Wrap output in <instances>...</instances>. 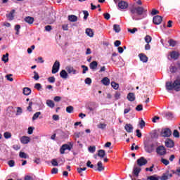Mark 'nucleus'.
<instances>
[{
  "label": "nucleus",
  "instance_id": "4",
  "mask_svg": "<svg viewBox=\"0 0 180 180\" xmlns=\"http://www.w3.org/2000/svg\"><path fill=\"white\" fill-rule=\"evenodd\" d=\"M156 153L159 155H165L167 154V149L164 147V146H159L156 148Z\"/></svg>",
  "mask_w": 180,
  "mask_h": 180
},
{
  "label": "nucleus",
  "instance_id": "57",
  "mask_svg": "<svg viewBox=\"0 0 180 180\" xmlns=\"http://www.w3.org/2000/svg\"><path fill=\"white\" fill-rule=\"evenodd\" d=\"M136 110H137V112H141V110H143V105L139 104L136 107Z\"/></svg>",
  "mask_w": 180,
  "mask_h": 180
},
{
  "label": "nucleus",
  "instance_id": "3",
  "mask_svg": "<svg viewBox=\"0 0 180 180\" xmlns=\"http://www.w3.org/2000/svg\"><path fill=\"white\" fill-rule=\"evenodd\" d=\"M148 162V161L144 157H141L136 160V164L139 167H144V165H146Z\"/></svg>",
  "mask_w": 180,
  "mask_h": 180
},
{
  "label": "nucleus",
  "instance_id": "5",
  "mask_svg": "<svg viewBox=\"0 0 180 180\" xmlns=\"http://www.w3.org/2000/svg\"><path fill=\"white\" fill-rule=\"evenodd\" d=\"M65 150L71 151V150H72V145L70 146L68 144H63L60 148V154H65Z\"/></svg>",
  "mask_w": 180,
  "mask_h": 180
},
{
  "label": "nucleus",
  "instance_id": "23",
  "mask_svg": "<svg viewBox=\"0 0 180 180\" xmlns=\"http://www.w3.org/2000/svg\"><path fill=\"white\" fill-rule=\"evenodd\" d=\"M60 78H63V79H67V78H68V73L67 72V71H65V70H63L60 72Z\"/></svg>",
  "mask_w": 180,
  "mask_h": 180
},
{
  "label": "nucleus",
  "instance_id": "17",
  "mask_svg": "<svg viewBox=\"0 0 180 180\" xmlns=\"http://www.w3.org/2000/svg\"><path fill=\"white\" fill-rule=\"evenodd\" d=\"M170 57L171 58H174V60H178L179 58V53H178L176 51H172L170 53Z\"/></svg>",
  "mask_w": 180,
  "mask_h": 180
},
{
  "label": "nucleus",
  "instance_id": "30",
  "mask_svg": "<svg viewBox=\"0 0 180 180\" xmlns=\"http://www.w3.org/2000/svg\"><path fill=\"white\" fill-rule=\"evenodd\" d=\"M68 20H70V22H77L78 17L74 15H68Z\"/></svg>",
  "mask_w": 180,
  "mask_h": 180
},
{
  "label": "nucleus",
  "instance_id": "61",
  "mask_svg": "<svg viewBox=\"0 0 180 180\" xmlns=\"http://www.w3.org/2000/svg\"><path fill=\"white\" fill-rule=\"evenodd\" d=\"M139 126L141 129H143L146 126V122L144 120H141L139 122Z\"/></svg>",
  "mask_w": 180,
  "mask_h": 180
},
{
  "label": "nucleus",
  "instance_id": "44",
  "mask_svg": "<svg viewBox=\"0 0 180 180\" xmlns=\"http://www.w3.org/2000/svg\"><path fill=\"white\" fill-rule=\"evenodd\" d=\"M160 178L157 176V175H153L148 176L147 180H159Z\"/></svg>",
  "mask_w": 180,
  "mask_h": 180
},
{
  "label": "nucleus",
  "instance_id": "33",
  "mask_svg": "<svg viewBox=\"0 0 180 180\" xmlns=\"http://www.w3.org/2000/svg\"><path fill=\"white\" fill-rule=\"evenodd\" d=\"M113 30L115 32V33H120V30H122L120 28V25L115 24L113 25Z\"/></svg>",
  "mask_w": 180,
  "mask_h": 180
},
{
  "label": "nucleus",
  "instance_id": "9",
  "mask_svg": "<svg viewBox=\"0 0 180 180\" xmlns=\"http://www.w3.org/2000/svg\"><path fill=\"white\" fill-rule=\"evenodd\" d=\"M165 147H167V148H173V147L175 146V143L170 139H166V141H165Z\"/></svg>",
  "mask_w": 180,
  "mask_h": 180
},
{
  "label": "nucleus",
  "instance_id": "18",
  "mask_svg": "<svg viewBox=\"0 0 180 180\" xmlns=\"http://www.w3.org/2000/svg\"><path fill=\"white\" fill-rule=\"evenodd\" d=\"M65 70L68 72V74H74V75L77 74V70L74 69L73 67L67 66Z\"/></svg>",
  "mask_w": 180,
  "mask_h": 180
},
{
  "label": "nucleus",
  "instance_id": "25",
  "mask_svg": "<svg viewBox=\"0 0 180 180\" xmlns=\"http://www.w3.org/2000/svg\"><path fill=\"white\" fill-rule=\"evenodd\" d=\"M89 68L91 70H96V68H98V62L95 60L91 62L89 65Z\"/></svg>",
  "mask_w": 180,
  "mask_h": 180
},
{
  "label": "nucleus",
  "instance_id": "50",
  "mask_svg": "<svg viewBox=\"0 0 180 180\" xmlns=\"http://www.w3.org/2000/svg\"><path fill=\"white\" fill-rule=\"evenodd\" d=\"M98 129H101L102 130H103V129H106V124H102L100 123L99 124L97 125Z\"/></svg>",
  "mask_w": 180,
  "mask_h": 180
},
{
  "label": "nucleus",
  "instance_id": "38",
  "mask_svg": "<svg viewBox=\"0 0 180 180\" xmlns=\"http://www.w3.org/2000/svg\"><path fill=\"white\" fill-rule=\"evenodd\" d=\"M165 117H167V119H172L174 117V114L172 112H165Z\"/></svg>",
  "mask_w": 180,
  "mask_h": 180
},
{
  "label": "nucleus",
  "instance_id": "41",
  "mask_svg": "<svg viewBox=\"0 0 180 180\" xmlns=\"http://www.w3.org/2000/svg\"><path fill=\"white\" fill-rule=\"evenodd\" d=\"M153 40V38H151V36H150V35H146V37H145V41H146V43H147V44H150V43H151V41Z\"/></svg>",
  "mask_w": 180,
  "mask_h": 180
},
{
  "label": "nucleus",
  "instance_id": "34",
  "mask_svg": "<svg viewBox=\"0 0 180 180\" xmlns=\"http://www.w3.org/2000/svg\"><path fill=\"white\" fill-rule=\"evenodd\" d=\"M169 71H170V72H172V74H175V72H176L178 71V68L173 66V65H170Z\"/></svg>",
  "mask_w": 180,
  "mask_h": 180
},
{
  "label": "nucleus",
  "instance_id": "59",
  "mask_svg": "<svg viewBox=\"0 0 180 180\" xmlns=\"http://www.w3.org/2000/svg\"><path fill=\"white\" fill-rule=\"evenodd\" d=\"M168 174H167V173L163 174L160 177L161 180H168Z\"/></svg>",
  "mask_w": 180,
  "mask_h": 180
},
{
  "label": "nucleus",
  "instance_id": "20",
  "mask_svg": "<svg viewBox=\"0 0 180 180\" xmlns=\"http://www.w3.org/2000/svg\"><path fill=\"white\" fill-rule=\"evenodd\" d=\"M124 129L126 130V131H127V133H133V125H131V124H127L124 126Z\"/></svg>",
  "mask_w": 180,
  "mask_h": 180
},
{
  "label": "nucleus",
  "instance_id": "42",
  "mask_svg": "<svg viewBox=\"0 0 180 180\" xmlns=\"http://www.w3.org/2000/svg\"><path fill=\"white\" fill-rule=\"evenodd\" d=\"M111 86H112L113 89H115V90L119 89V84L115 82H111Z\"/></svg>",
  "mask_w": 180,
  "mask_h": 180
},
{
  "label": "nucleus",
  "instance_id": "36",
  "mask_svg": "<svg viewBox=\"0 0 180 180\" xmlns=\"http://www.w3.org/2000/svg\"><path fill=\"white\" fill-rule=\"evenodd\" d=\"M67 113H72L74 112V107L72 105H69L66 108Z\"/></svg>",
  "mask_w": 180,
  "mask_h": 180
},
{
  "label": "nucleus",
  "instance_id": "26",
  "mask_svg": "<svg viewBox=\"0 0 180 180\" xmlns=\"http://www.w3.org/2000/svg\"><path fill=\"white\" fill-rule=\"evenodd\" d=\"M105 155H106L105 150H98V156L100 157V158H105Z\"/></svg>",
  "mask_w": 180,
  "mask_h": 180
},
{
  "label": "nucleus",
  "instance_id": "52",
  "mask_svg": "<svg viewBox=\"0 0 180 180\" xmlns=\"http://www.w3.org/2000/svg\"><path fill=\"white\" fill-rule=\"evenodd\" d=\"M84 13V20H86V19H88V16H89V13L88 12V11H83Z\"/></svg>",
  "mask_w": 180,
  "mask_h": 180
},
{
  "label": "nucleus",
  "instance_id": "1",
  "mask_svg": "<svg viewBox=\"0 0 180 180\" xmlns=\"http://www.w3.org/2000/svg\"><path fill=\"white\" fill-rule=\"evenodd\" d=\"M129 11L133 20H141L147 16V9L135 4L129 6Z\"/></svg>",
  "mask_w": 180,
  "mask_h": 180
},
{
  "label": "nucleus",
  "instance_id": "39",
  "mask_svg": "<svg viewBox=\"0 0 180 180\" xmlns=\"http://www.w3.org/2000/svg\"><path fill=\"white\" fill-rule=\"evenodd\" d=\"M19 157L20 158H29V156H27V154H26L25 152H20Z\"/></svg>",
  "mask_w": 180,
  "mask_h": 180
},
{
  "label": "nucleus",
  "instance_id": "8",
  "mask_svg": "<svg viewBox=\"0 0 180 180\" xmlns=\"http://www.w3.org/2000/svg\"><path fill=\"white\" fill-rule=\"evenodd\" d=\"M173 86L174 87V91L176 92H179L180 91V77H178L176 80L173 82Z\"/></svg>",
  "mask_w": 180,
  "mask_h": 180
},
{
  "label": "nucleus",
  "instance_id": "32",
  "mask_svg": "<svg viewBox=\"0 0 180 180\" xmlns=\"http://www.w3.org/2000/svg\"><path fill=\"white\" fill-rule=\"evenodd\" d=\"M1 60L4 63H8L9 61V53H6L5 55H3Z\"/></svg>",
  "mask_w": 180,
  "mask_h": 180
},
{
  "label": "nucleus",
  "instance_id": "14",
  "mask_svg": "<svg viewBox=\"0 0 180 180\" xmlns=\"http://www.w3.org/2000/svg\"><path fill=\"white\" fill-rule=\"evenodd\" d=\"M20 143H22V144H29V143H30V137L22 136L20 138Z\"/></svg>",
  "mask_w": 180,
  "mask_h": 180
},
{
  "label": "nucleus",
  "instance_id": "27",
  "mask_svg": "<svg viewBox=\"0 0 180 180\" xmlns=\"http://www.w3.org/2000/svg\"><path fill=\"white\" fill-rule=\"evenodd\" d=\"M141 171V168L134 167V175H135V176H139V174H140Z\"/></svg>",
  "mask_w": 180,
  "mask_h": 180
},
{
  "label": "nucleus",
  "instance_id": "55",
  "mask_svg": "<svg viewBox=\"0 0 180 180\" xmlns=\"http://www.w3.org/2000/svg\"><path fill=\"white\" fill-rule=\"evenodd\" d=\"M86 167H88L89 168H92L93 169H94L95 166L94 165H92V163L90 162V160H89L86 162Z\"/></svg>",
  "mask_w": 180,
  "mask_h": 180
},
{
  "label": "nucleus",
  "instance_id": "54",
  "mask_svg": "<svg viewBox=\"0 0 180 180\" xmlns=\"http://www.w3.org/2000/svg\"><path fill=\"white\" fill-rule=\"evenodd\" d=\"M120 92L119 91H116L115 94V101H119V98H120Z\"/></svg>",
  "mask_w": 180,
  "mask_h": 180
},
{
  "label": "nucleus",
  "instance_id": "24",
  "mask_svg": "<svg viewBox=\"0 0 180 180\" xmlns=\"http://www.w3.org/2000/svg\"><path fill=\"white\" fill-rule=\"evenodd\" d=\"M101 82L103 85H105V86H108L110 84V79L108 77H104L101 80Z\"/></svg>",
  "mask_w": 180,
  "mask_h": 180
},
{
  "label": "nucleus",
  "instance_id": "6",
  "mask_svg": "<svg viewBox=\"0 0 180 180\" xmlns=\"http://www.w3.org/2000/svg\"><path fill=\"white\" fill-rule=\"evenodd\" d=\"M56 13L53 11L49 12V17L48 18V23L51 25L56 22Z\"/></svg>",
  "mask_w": 180,
  "mask_h": 180
},
{
  "label": "nucleus",
  "instance_id": "37",
  "mask_svg": "<svg viewBox=\"0 0 180 180\" xmlns=\"http://www.w3.org/2000/svg\"><path fill=\"white\" fill-rule=\"evenodd\" d=\"M77 172L81 175V176H84V174H82V171H86V167H78Z\"/></svg>",
  "mask_w": 180,
  "mask_h": 180
},
{
  "label": "nucleus",
  "instance_id": "51",
  "mask_svg": "<svg viewBox=\"0 0 180 180\" xmlns=\"http://www.w3.org/2000/svg\"><path fill=\"white\" fill-rule=\"evenodd\" d=\"M35 89H37V91H41V84L40 83H37L34 85Z\"/></svg>",
  "mask_w": 180,
  "mask_h": 180
},
{
  "label": "nucleus",
  "instance_id": "43",
  "mask_svg": "<svg viewBox=\"0 0 180 180\" xmlns=\"http://www.w3.org/2000/svg\"><path fill=\"white\" fill-rule=\"evenodd\" d=\"M34 79H35V81H39V79H40V76L39 75V73L36 71H34V77H33Z\"/></svg>",
  "mask_w": 180,
  "mask_h": 180
},
{
  "label": "nucleus",
  "instance_id": "21",
  "mask_svg": "<svg viewBox=\"0 0 180 180\" xmlns=\"http://www.w3.org/2000/svg\"><path fill=\"white\" fill-rule=\"evenodd\" d=\"M166 89L167 91H172V89H174V83L171 82H166Z\"/></svg>",
  "mask_w": 180,
  "mask_h": 180
},
{
  "label": "nucleus",
  "instance_id": "47",
  "mask_svg": "<svg viewBox=\"0 0 180 180\" xmlns=\"http://www.w3.org/2000/svg\"><path fill=\"white\" fill-rule=\"evenodd\" d=\"M84 82L86 84V85H91L92 84V79L89 77H87L85 79Z\"/></svg>",
  "mask_w": 180,
  "mask_h": 180
},
{
  "label": "nucleus",
  "instance_id": "64",
  "mask_svg": "<svg viewBox=\"0 0 180 180\" xmlns=\"http://www.w3.org/2000/svg\"><path fill=\"white\" fill-rule=\"evenodd\" d=\"M33 130H34V127H30L28 128V134H33Z\"/></svg>",
  "mask_w": 180,
  "mask_h": 180
},
{
  "label": "nucleus",
  "instance_id": "45",
  "mask_svg": "<svg viewBox=\"0 0 180 180\" xmlns=\"http://www.w3.org/2000/svg\"><path fill=\"white\" fill-rule=\"evenodd\" d=\"M173 136L176 139H179V131L177 129H174L173 131Z\"/></svg>",
  "mask_w": 180,
  "mask_h": 180
},
{
  "label": "nucleus",
  "instance_id": "63",
  "mask_svg": "<svg viewBox=\"0 0 180 180\" xmlns=\"http://www.w3.org/2000/svg\"><path fill=\"white\" fill-rule=\"evenodd\" d=\"M8 164L9 167H15V160H9L8 162Z\"/></svg>",
  "mask_w": 180,
  "mask_h": 180
},
{
  "label": "nucleus",
  "instance_id": "15",
  "mask_svg": "<svg viewBox=\"0 0 180 180\" xmlns=\"http://www.w3.org/2000/svg\"><path fill=\"white\" fill-rule=\"evenodd\" d=\"M15 10H11L8 14H6V18L8 20H13L15 19Z\"/></svg>",
  "mask_w": 180,
  "mask_h": 180
},
{
  "label": "nucleus",
  "instance_id": "16",
  "mask_svg": "<svg viewBox=\"0 0 180 180\" xmlns=\"http://www.w3.org/2000/svg\"><path fill=\"white\" fill-rule=\"evenodd\" d=\"M139 57L142 63H147L148 61V57L144 53H139Z\"/></svg>",
  "mask_w": 180,
  "mask_h": 180
},
{
  "label": "nucleus",
  "instance_id": "10",
  "mask_svg": "<svg viewBox=\"0 0 180 180\" xmlns=\"http://www.w3.org/2000/svg\"><path fill=\"white\" fill-rule=\"evenodd\" d=\"M153 22L154 25H161V22H162V16L161 15H155L153 18Z\"/></svg>",
  "mask_w": 180,
  "mask_h": 180
},
{
  "label": "nucleus",
  "instance_id": "35",
  "mask_svg": "<svg viewBox=\"0 0 180 180\" xmlns=\"http://www.w3.org/2000/svg\"><path fill=\"white\" fill-rule=\"evenodd\" d=\"M169 43V46H170V47H175V46H176V41H175V40L174 39H169L168 41Z\"/></svg>",
  "mask_w": 180,
  "mask_h": 180
},
{
  "label": "nucleus",
  "instance_id": "49",
  "mask_svg": "<svg viewBox=\"0 0 180 180\" xmlns=\"http://www.w3.org/2000/svg\"><path fill=\"white\" fill-rule=\"evenodd\" d=\"M48 81L50 82V84H54V82H56V77H54V76L50 77L48 78Z\"/></svg>",
  "mask_w": 180,
  "mask_h": 180
},
{
  "label": "nucleus",
  "instance_id": "19",
  "mask_svg": "<svg viewBox=\"0 0 180 180\" xmlns=\"http://www.w3.org/2000/svg\"><path fill=\"white\" fill-rule=\"evenodd\" d=\"M127 99L129 101V102H134L136 101V96H134V93H129Z\"/></svg>",
  "mask_w": 180,
  "mask_h": 180
},
{
  "label": "nucleus",
  "instance_id": "56",
  "mask_svg": "<svg viewBox=\"0 0 180 180\" xmlns=\"http://www.w3.org/2000/svg\"><path fill=\"white\" fill-rule=\"evenodd\" d=\"M161 162H162V164H164V165H168L169 164V161L165 158L161 159Z\"/></svg>",
  "mask_w": 180,
  "mask_h": 180
},
{
  "label": "nucleus",
  "instance_id": "2",
  "mask_svg": "<svg viewBox=\"0 0 180 180\" xmlns=\"http://www.w3.org/2000/svg\"><path fill=\"white\" fill-rule=\"evenodd\" d=\"M160 135L162 137H171L172 135V131L169 129V128H165L162 129Z\"/></svg>",
  "mask_w": 180,
  "mask_h": 180
},
{
  "label": "nucleus",
  "instance_id": "60",
  "mask_svg": "<svg viewBox=\"0 0 180 180\" xmlns=\"http://www.w3.org/2000/svg\"><path fill=\"white\" fill-rule=\"evenodd\" d=\"M96 150V147L95 146H89V153H94Z\"/></svg>",
  "mask_w": 180,
  "mask_h": 180
},
{
  "label": "nucleus",
  "instance_id": "40",
  "mask_svg": "<svg viewBox=\"0 0 180 180\" xmlns=\"http://www.w3.org/2000/svg\"><path fill=\"white\" fill-rule=\"evenodd\" d=\"M41 115V112H37L34 114L32 117V120H37V119H39V116Z\"/></svg>",
  "mask_w": 180,
  "mask_h": 180
},
{
  "label": "nucleus",
  "instance_id": "7",
  "mask_svg": "<svg viewBox=\"0 0 180 180\" xmlns=\"http://www.w3.org/2000/svg\"><path fill=\"white\" fill-rule=\"evenodd\" d=\"M59 70H60V62L58 60H56L52 67V74H57Z\"/></svg>",
  "mask_w": 180,
  "mask_h": 180
},
{
  "label": "nucleus",
  "instance_id": "58",
  "mask_svg": "<svg viewBox=\"0 0 180 180\" xmlns=\"http://www.w3.org/2000/svg\"><path fill=\"white\" fill-rule=\"evenodd\" d=\"M32 106H33V102L30 101L29 103V105L27 108V110H28V112H32Z\"/></svg>",
  "mask_w": 180,
  "mask_h": 180
},
{
  "label": "nucleus",
  "instance_id": "22",
  "mask_svg": "<svg viewBox=\"0 0 180 180\" xmlns=\"http://www.w3.org/2000/svg\"><path fill=\"white\" fill-rule=\"evenodd\" d=\"M25 22L28 23V25H33V22H34V18L30 16L25 17Z\"/></svg>",
  "mask_w": 180,
  "mask_h": 180
},
{
  "label": "nucleus",
  "instance_id": "28",
  "mask_svg": "<svg viewBox=\"0 0 180 180\" xmlns=\"http://www.w3.org/2000/svg\"><path fill=\"white\" fill-rule=\"evenodd\" d=\"M86 34L89 37H94V31L91 28H87L86 30Z\"/></svg>",
  "mask_w": 180,
  "mask_h": 180
},
{
  "label": "nucleus",
  "instance_id": "13",
  "mask_svg": "<svg viewBox=\"0 0 180 180\" xmlns=\"http://www.w3.org/2000/svg\"><path fill=\"white\" fill-rule=\"evenodd\" d=\"M144 149L146 153H151L153 151H154V145L153 143H151L150 145H145Z\"/></svg>",
  "mask_w": 180,
  "mask_h": 180
},
{
  "label": "nucleus",
  "instance_id": "46",
  "mask_svg": "<svg viewBox=\"0 0 180 180\" xmlns=\"http://www.w3.org/2000/svg\"><path fill=\"white\" fill-rule=\"evenodd\" d=\"M4 136L6 139H11L12 137V134H11V132L6 131L4 134Z\"/></svg>",
  "mask_w": 180,
  "mask_h": 180
},
{
  "label": "nucleus",
  "instance_id": "11",
  "mask_svg": "<svg viewBox=\"0 0 180 180\" xmlns=\"http://www.w3.org/2000/svg\"><path fill=\"white\" fill-rule=\"evenodd\" d=\"M118 8L122 10L127 9V8H129V3H127V1L122 0V1L118 3Z\"/></svg>",
  "mask_w": 180,
  "mask_h": 180
},
{
  "label": "nucleus",
  "instance_id": "53",
  "mask_svg": "<svg viewBox=\"0 0 180 180\" xmlns=\"http://www.w3.org/2000/svg\"><path fill=\"white\" fill-rule=\"evenodd\" d=\"M170 172H172V174H175L176 175H178V176H180V168L177 169L176 171L171 170Z\"/></svg>",
  "mask_w": 180,
  "mask_h": 180
},
{
  "label": "nucleus",
  "instance_id": "31",
  "mask_svg": "<svg viewBox=\"0 0 180 180\" xmlns=\"http://www.w3.org/2000/svg\"><path fill=\"white\" fill-rule=\"evenodd\" d=\"M23 94L27 96L30 94H32V89L29 87H25L23 89Z\"/></svg>",
  "mask_w": 180,
  "mask_h": 180
},
{
  "label": "nucleus",
  "instance_id": "29",
  "mask_svg": "<svg viewBox=\"0 0 180 180\" xmlns=\"http://www.w3.org/2000/svg\"><path fill=\"white\" fill-rule=\"evenodd\" d=\"M46 105L47 106H49V108H51V109H53V108L56 106V104H54V101H53L52 100H47Z\"/></svg>",
  "mask_w": 180,
  "mask_h": 180
},
{
  "label": "nucleus",
  "instance_id": "12",
  "mask_svg": "<svg viewBox=\"0 0 180 180\" xmlns=\"http://www.w3.org/2000/svg\"><path fill=\"white\" fill-rule=\"evenodd\" d=\"M97 167H96V166H94V171H98L99 172H101V171H105V167H103L101 161H99L97 163Z\"/></svg>",
  "mask_w": 180,
  "mask_h": 180
},
{
  "label": "nucleus",
  "instance_id": "62",
  "mask_svg": "<svg viewBox=\"0 0 180 180\" xmlns=\"http://www.w3.org/2000/svg\"><path fill=\"white\" fill-rule=\"evenodd\" d=\"M82 68H83L82 74H86V71H88L87 66H85L84 65H82Z\"/></svg>",
  "mask_w": 180,
  "mask_h": 180
},
{
  "label": "nucleus",
  "instance_id": "48",
  "mask_svg": "<svg viewBox=\"0 0 180 180\" xmlns=\"http://www.w3.org/2000/svg\"><path fill=\"white\" fill-rule=\"evenodd\" d=\"M51 165H53V167H58V162H57V160L56 159H53L51 161Z\"/></svg>",
  "mask_w": 180,
  "mask_h": 180
}]
</instances>
